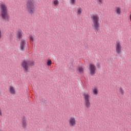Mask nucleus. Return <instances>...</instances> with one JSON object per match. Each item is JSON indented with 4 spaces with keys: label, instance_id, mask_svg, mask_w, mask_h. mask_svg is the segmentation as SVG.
<instances>
[{
    "label": "nucleus",
    "instance_id": "9b49d317",
    "mask_svg": "<svg viewBox=\"0 0 131 131\" xmlns=\"http://www.w3.org/2000/svg\"><path fill=\"white\" fill-rule=\"evenodd\" d=\"M35 38V37L34 36H33L32 35H29L30 42L32 47H33V42H34Z\"/></svg>",
    "mask_w": 131,
    "mask_h": 131
},
{
    "label": "nucleus",
    "instance_id": "f03ea898",
    "mask_svg": "<svg viewBox=\"0 0 131 131\" xmlns=\"http://www.w3.org/2000/svg\"><path fill=\"white\" fill-rule=\"evenodd\" d=\"M35 1L34 0H28L26 4V9L30 15H33L35 12Z\"/></svg>",
    "mask_w": 131,
    "mask_h": 131
},
{
    "label": "nucleus",
    "instance_id": "0eeeda50",
    "mask_svg": "<svg viewBox=\"0 0 131 131\" xmlns=\"http://www.w3.org/2000/svg\"><path fill=\"white\" fill-rule=\"evenodd\" d=\"M26 48V40L24 39H21L19 43V48L20 51L24 52L25 48Z\"/></svg>",
    "mask_w": 131,
    "mask_h": 131
},
{
    "label": "nucleus",
    "instance_id": "aec40b11",
    "mask_svg": "<svg viewBox=\"0 0 131 131\" xmlns=\"http://www.w3.org/2000/svg\"><path fill=\"white\" fill-rule=\"evenodd\" d=\"M71 5H75L76 4V0H70Z\"/></svg>",
    "mask_w": 131,
    "mask_h": 131
},
{
    "label": "nucleus",
    "instance_id": "4468645a",
    "mask_svg": "<svg viewBox=\"0 0 131 131\" xmlns=\"http://www.w3.org/2000/svg\"><path fill=\"white\" fill-rule=\"evenodd\" d=\"M115 12L117 15H121V9L119 7H115Z\"/></svg>",
    "mask_w": 131,
    "mask_h": 131
},
{
    "label": "nucleus",
    "instance_id": "2eb2a0df",
    "mask_svg": "<svg viewBox=\"0 0 131 131\" xmlns=\"http://www.w3.org/2000/svg\"><path fill=\"white\" fill-rule=\"evenodd\" d=\"M81 13H82V10L81 9V8H78L77 11V15H81Z\"/></svg>",
    "mask_w": 131,
    "mask_h": 131
},
{
    "label": "nucleus",
    "instance_id": "7ed1b4c3",
    "mask_svg": "<svg viewBox=\"0 0 131 131\" xmlns=\"http://www.w3.org/2000/svg\"><path fill=\"white\" fill-rule=\"evenodd\" d=\"M34 65V61L29 60H24L21 61V67L25 73H28L29 72V67L33 66Z\"/></svg>",
    "mask_w": 131,
    "mask_h": 131
},
{
    "label": "nucleus",
    "instance_id": "a878e982",
    "mask_svg": "<svg viewBox=\"0 0 131 131\" xmlns=\"http://www.w3.org/2000/svg\"><path fill=\"white\" fill-rule=\"evenodd\" d=\"M129 19H130V20L131 21V14L130 15Z\"/></svg>",
    "mask_w": 131,
    "mask_h": 131
},
{
    "label": "nucleus",
    "instance_id": "5701e85b",
    "mask_svg": "<svg viewBox=\"0 0 131 131\" xmlns=\"http://www.w3.org/2000/svg\"><path fill=\"white\" fill-rule=\"evenodd\" d=\"M2 37H3V35L2 34V30L0 29V39H2Z\"/></svg>",
    "mask_w": 131,
    "mask_h": 131
},
{
    "label": "nucleus",
    "instance_id": "1a4fd4ad",
    "mask_svg": "<svg viewBox=\"0 0 131 131\" xmlns=\"http://www.w3.org/2000/svg\"><path fill=\"white\" fill-rule=\"evenodd\" d=\"M20 123L23 128H26L27 127V119L25 116L21 117Z\"/></svg>",
    "mask_w": 131,
    "mask_h": 131
},
{
    "label": "nucleus",
    "instance_id": "dca6fc26",
    "mask_svg": "<svg viewBox=\"0 0 131 131\" xmlns=\"http://www.w3.org/2000/svg\"><path fill=\"white\" fill-rule=\"evenodd\" d=\"M119 92L120 94L122 95V96H123V95H124V90H123V89H122V88L121 87L119 88Z\"/></svg>",
    "mask_w": 131,
    "mask_h": 131
},
{
    "label": "nucleus",
    "instance_id": "393cba45",
    "mask_svg": "<svg viewBox=\"0 0 131 131\" xmlns=\"http://www.w3.org/2000/svg\"><path fill=\"white\" fill-rule=\"evenodd\" d=\"M0 116H3V113H2V108L0 107Z\"/></svg>",
    "mask_w": 131,
    "mask_h": 131
},
{
    "label": "nucleus",
    "instance_id": "6e6552de",
    "mask_svg": "<svg viewBox=\"0 0 131 131\" xmlns=\"http://www.w3.org/2000/svg\"><path fill=\"white\" fill-rule=\"evenodd\" d=\"M69 124L71 127H74L76 125V119L73 117L70 118L69 120Z\"/></svg>",
    "mask_w": 131,
    "mask_h": 131
},
{
    "label": "nucleus",
    "instance_id": "20e7f679",
    "mask_svg": "<svg viewBox=\"0 0 131 131\" xmlns=\"http://www.w3.org/2000/svg\"><path fill=\"white\" fill-rule=\"evenodd\" d=\"M91 19L93 22L92 27L94 28L96 31L100 30V17L98 14L93 15L91 16Z\"/></svg>",
    "mask_w": 131,
    "mask_h": 131
},
{
    "label": "nucleus",
    "instance_id": "9d476101",
    "mask_svg": "<svg viewBox=\"0 0 131 131\" xmlns=\"http://www.w3.org/2000/svg\"><path fill=\"white\" fill-rule=\"evenodd\" d=\"M90 71L91 75H94L96 74V66L94 64H90Z\"/></svg>",
    "mask_w": 131,
    "mask_h": 131
},
{
    "label": "nucleus",
    "instance_id": "a211bd4d",
    "mask_svg": "<svg viewBox=\"0 0 131 131\" xmlns=\"http://www.w3.org/2000/svg\"><path fill=\"white\" fill-rule=\"evenodd\" d=\"M52 60L51 59H48L46 62L47 66L49 67L51 66V65H52Z\"/></svg>",
    "mask_w": 131,
    "mask_h": 131
},
{
    "label": "nucleus",
    "instance_id": "ddd939ff",
    "mask_svg": "<svg viewBox=\"0 0 131 131\" xmlns=\"http://www.w3.org/2000/svg\"><path fill=\"white\" fill-rule=\"evenodd\" d=\"M23 33H22V30H19L17 32V34H16V35L18 38V39H21L23 37Z\"/></svg>",
    "mask_w": 131,
    "mask_h": 131
},
{
    "label": "nucleus",
    "instance_id": "4be33fe9",
    "mask_svg": "<svg viewBox=\"0 0 131 131\" xmlns=\"http://www.w3.org/2000/svg\"><path fill=\"white\" fill-rule=\"evenodd\" d=\"M97 3L99 5H102L103 4V0H97Z\"/></svg>",
    "mask_w": 131,
    "mask_h": 131
},
{
    "label": "nucleus",
    "instance_id": "39448f33",
    "mask_svg": "<svg viewBox=\"0 0 131 131\" xmlns=\"http://www.w3.org/2000/svg\"><path fill=\"white\" fill-rule=\"evenodd\" d=\"M82 96L84 101V105L85 106V107H86V109L91 108V100H90L91 96H90V94L84 93L82 94Z\"/></svg>",
    "mask_w": 131,
    "mask_h": 131
},
{
    "label": "nucleus",
    "instance_id": "f3484780",
    "mask_svg": "<svg viewBox=\"0 0 131 131\" xmlns=\"http://www.w3.org/2000/svg\"><path fill=\"white\" fill-rule=\"evenodd\" d=\"M53 5L55 6V7H57V6H59V1L58 0H54L53 2Z\"/></svg>",
    "mask_w": 131,
    "mask_h": 131
},
{
    "label": "nucleus",
    "instance_id": "f257e3e1",
    "mask_svg": "<svg viewBox=\"0 0 131 131\" xmlns=\"http://www.w3.org/2000/svg\"><path fill=\"white\" fill-rule=\"evenodd\" d=\"M0 16L2 19L6 21H10V15L9 14L8 6H7L5 2H1L0 3Z\"/></svg>",
    "mask_w": 131,
    "mask_h": 131
},
{
    "label": "nucleus",
    "instance_id": "b1692460",
    "mask_svg": "<svg viewBox=\"0 0 131 131\" xmlns=\"http://www.w3.org/2000/svg\"><path fill=\"white\" fill-rule=\"evenodd\" d=\"M97 68H100L101 67V64H100V63H98L97 64Z\"/></svg>",
    "mask_w": 131,
    "mask_h": 131
},
{
    "label": "nucleus",
    "instance_id": "f8f14e48",
    "mask_svg": "<svg viewBox=\"0 0 131 131\" xmlns=\"http://www.w3.org/2000/svg\"><path fill=\"white\" fill-rule=\"evenodd\" d=\"M9 93H10L11 95H16V91H15V88L12 86H10Z\"/></svg>",
    "mask_w": 131,
    "mask_h": 131
},
{
    "label": "nucleus",
    "instance_id": "423d86ee",
    "mask_svg": "<svg viewBox=\"0 0 131 131\" xmlns=\"http://www.w3.org/2000/svg\"><path fill=\"white\" fill-rule=\"evenodd\" d=\"M116 52L118 55H120L122 51V46H121V43L119 41L116 42Z\"/></svg>",
    "mask_w": 131,
    "mask_h": 131
},
{
    "label": "nucleus",
    "instance_id": "412c9836",
    "mask_svg": "<svg viewBox=\"0 0 131 131\" xmlns=\"http://www.w3.org/2000/svg\"><path fill=\"white\" fill-rule=\"evenodd\" d=\"M78 71L80 73H83V69L82 67H79L78 69Z\"/></svg>",
    "mask_w": 131,
    "mask_h": 131
},
{
    "label": "nucleus",
    "instance_id": "6ab92c4d",
    "mask_svg": "<svg viewBox=\"0 0 131 131\" xmlns=\"http://www.w3.org/2000/svg\"><path fill=\"white\" fill-rule=\"evenodd\" d=\"M93 94L94 95H98V89H97V88H95L93 90Z\"/></svg>",
    "mask_w": 131,
    "mask_h": 131
}]
</instances>
